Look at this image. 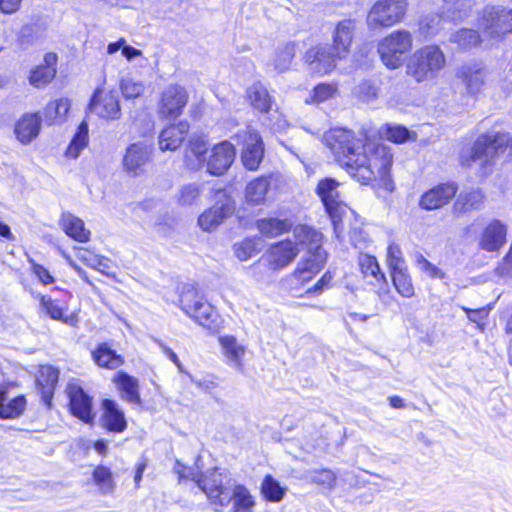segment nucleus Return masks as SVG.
I'll return each instance as SVG.
<instances>
[{"label":"nucleus","instance_id":"c756f323","mask_svg":"<svg viewBox=\"0 0 512 512\" xmlns=\"http://www.w3.org/2000/svg\"><path fill=\"white\" fill-rule=\"evenodd\" d=\"M457 75L471 94L480 91L486 78L484 69L478 65H464L459 69Z\"/></svg>","mask_w":512,"mask_h":512},{"label":"nucleus","instance_id":"2f4dec72","mask_svg":"<svg viewBox=\"0 0 512 512\" xmlns=\"http://www.w3.org/2000/svg\"><path fill=\"white\" fill-rule=\"evenodd\" d=\"M92 356L93 360L99 367L106 369L114 370L124 363L123 357L111 349L107 343L100 344L92 352Z\"/></svg>","mask_w":512,"mask_h":512},{"label":"nucleus","instance_id":"680f3d73","mask_svg":"<svg viewBox=\"0 0 512 512\" xmlns=\"http://www.w3.org/2000/svg\"><path fill=\"white\" fill-rule=\"evenodd\" d=\"M335 480L336 477L334 473L327 469L315 471L314 474L312 475L313 482L327 487H332L335 483Z\"/></svg>","mask_w":512,"mask_h":512},{"label":"nucleus","instance_id":"79ce46f5","mask_svg":"<svg viewBox=\"0 0 512 512\" xmlns=\"http://www.w3.org/2000/svg\"><path fill=\"white\" fill-rule=\"evenodd\" d=\"M70 109V101L68 99H59L47 104L44 109L45 121L53 124L56 121L64 119Z\"/></svg>","mask_w":512,"mask_h":512},{"label":"nucleus","instance_id":"72a5a7b5","mask_svg":"<svg viewBox=\"0 0 512 512\" xmlns=\"http://www.w3.org/2000/svg\"><path fill=\"white\" fill-rule=\"evenodd\" d=\"M250 104L260 112H268L272 106V97L267 88L260 82L253 83L247 89Z\"/></svg>","mask_w":512,"mask_h":512},{"label":"nucleus","instance_id":"f704fd0d","mask_svg":"<svg viewBox=\"0 0 512 512\" xmlns=\"http://www.w3.org/2000/svg\"><path fill=\"white\" fill-rule=\"evenodd\" d=\"M26 400L23 396H17L6 402L5 388L0 384V418H17L25 409Z\"/></svg>","mask_w":512,"mask_h":512},{"label":"nucleus","instance_id":"9d476101","mask_svg":"<svg viewBox=\"0 0 512 512\" xmlns=\"http://www.w3.org/2000/svg\"><path fill=\"white\" fill-rule=\"evenodd\" d=\"M188 102V94L184 87L171 84L162 92L158 113L163 119L174 120L178 118Z\"/></svg>","mask_w":512,"mask_h":512},{"label":"nucleus","instance_id":"1a4fd4ad","mask_svg":"<svg viewBox=\"0 0 512 512\" xmlns=\"http://www.w3.org/2000/svg\"><path fill=\"white\" fill-rule=\"evenodd\" d=\"M153 150V145L145 141L130 144L122 160L124 171L132 177L143 175L146 165L152 161Z\"/></svg>","mask_w":512,"mask_h":512},{"label":"nucleus","instance_id":"603ef678","mask_svg":"<svg viewBox=\"0 0 512 512\" xmlns=\"http://www.w3.org/2000/svg\"><path fill=\"white\" fill-rule=\"evenodd\" d=\"M261 249L255 239L247 238L234 244V253L240 261H246L257 254Z\"/></svg>","mask_w":512,"mask_h":512},{"label":"nucleus","instance_id":"c03bdc74","mask_svg":"<svg viewBox=\"0 0 512 512\" xmlns=\"http://www.w3.org/2000/svg\"><path fill=\"white\" fill-rule=\"evenodd\" d=\"M202 184L188 183L179 189L177 193V201L180 205L190 206L197 202L202 193Z\"/></svg>","mask_w":512,"mask_h":512},{"label":"nucleus","instance_id":"774afa93","mask_svg":"<svg viewBox=\"0 0 512 512\" xmlns=\"http://www.w3.org/2000/svg\"><path fill=\"white\" fill-rule=\"evenodd\" d=\"M21 0H0V10L5 14H12L20 7Z\"/></svg>","mask_w":512,"mask_h":512},{"label":"nucleus","instance_id":"052dcab7","mask_svg":"<svg viewBox=\"0 0 512 512\" xmlns=\"http://www.w3.org/2000/svg\"><path fill=\"white\" fill-rule=\"evenodd\" d=\"M75 251L76 257L88 267L93 269L97 264H99V259L101 256L94 253L93 251L83 247H78L75 249Z\"/></svg>","mask_w":512,"mask_h":512},{"label":"nucleus","instance_id":"5701e85b","mask_svg":"<svg viewBox=\"0 0 512 512\" xmlns=\"http://www.w3.org/2000/svg\"><path fill=\"white\" fill-rule=\"evenodd\" d=\"M102 410L101 423L105 429L114 433H121L126 429L127 422L124 412L116 401L104 399Z\"/></svg>","mask_w":512,"mask_h":512},{"label":"nucleus","instance_id":"c9c22d12","mask_svg":"<svg viewBox=\"0 0 512 512\" xmlns=\"http://www.w3.org/2000/svg\"><path fill=\"white\" fill-rule=\"evenodd\" d=\"M269 177H259L251 181L245 191V198L248 203L259 205L264 202L270 187Z\"/></svg>","mask_w":512,"mask_h":512},{"label":"nucleus","instance_id":"bf43d9fd","mask_svg":"<svg viewBox=\"0 0 512 512\" xmlns=\"http://www.w3.org/2000/svg\"><path fill=\"white\" fill-rule=\"evenodd\" d=\"M386 137L389 141L395 143H404L410 138V132L404 126H389L387 128Z\"/></svg>","mask_w":512,"mask_h":512},{"label":"nucleus","instance_id":"6ab92c4d","mask_svg":"<svg viewBox=\"0 0 512 512\" xmlns=\"http://www.w3.org/2000/svg\"><path fill=\"white\" fill-rule=\"evenodd\" d=\"M457 191L458 186L456 183H441L429 189L421 196L419 206L426 211L439 209L448 204Z\"/></svg>","mask_w":512,"mask_h":512},{"label":"nucleus","instance_id":"bb28decb","mask_svg":"<svg viewBox=\"0 0 512 512\" xmlns=\"http://www.w3.org/2000/svg\"><path fill=\"white\" fill-rule=\"evenodd\" d=\"M224 356L227 363L238 371L243 370V357L246 353L245 346L238 343L237 339L231 335L219 337Z\"/></svg>","mask_w":512,"mask_h":512},{"label":"nucleus","instance_id":"ddd939ff","mask_svg":"<svg viewBox=\"0 0 512 512\" xmlns=\"http://www.w3.org/2000/svg\"><path fill=\"white\" fill-rule=\"evenodd\" d=\"M90 111L105 120H117L121 116L119 97L116 91L97 89L89 105Z\"/></svg>","mask_w":512,"mask_h":512},{"label":"nucleus","instance_id":"0eeeda50","mask_svg":"<svg viewBox=\"0 0 512 512\" xmlns=\"http://www.w3.org/2000/svg\"><path fill=\"white\" fill-rule=\"evenodd\" d=\"M511 138L508 133H489L480 136L471 148L470 158L479 165L490 164L503 153Z\"/></svg>","mask_w":512,"mask_h":512},{"label":"nucleus","instance_id":"0e129e2a","mask_svg":"<svg viewBox=\"0 0 512 512\" xmlns=\"http://www.w3.org/2000/svg\"><path fill=\"white\" fill-rule=\"evenodd\" d=\"M32 271L44 285L54 282V278L51 276L50 272L42 265L33 263Z\"/></svg>","mask_w":512,"mask_h":512},{"label":"nucleus","instance_id":"3c124183","mask_svg":"<svg viewBox=\"0 0 512 512\" xmlns=\"http://www.w3.org/2000/svg\"><path fill=\"white\" fill-rule=\"evenodd\" d=\"M261 492L267 500L272 502H278L282 500L284 496V489L270 475H267L263 480Z\"/></svg>","mask_w":512,"mask_h":512},{"label":"nucleus","instance_id":"4c0bfd02","mask_svg":"<svg viewBox=\"0 0 512 512\" xmlns=\"http://www.w3.org/2000/svg\"><path fill=\"white\" fill-rule=\"evenodd\" d=\"M230 497L233 503V512H251V509L255 505L253 496L249 490L241 484H237L233 487Z\"/></svg>","mask_w":512,"mask_h":512},{"label":"nucleus","instance_id":"dca6fc26","mask_svg":"<svg viewBox=\"0 0 512 512\" xmlns=\"http://www.w3.org/2000/svg\"><path fill=\"white\" fill-rule=\"evenodd\" d=\"M485 31L496 37L512 32V9L502 6L487 7L483 14Z\"/></svg>","mask_w":512,"mask_h":512},{"label":"nucleus","instance_id":"a19ab883","mask_svg":"<svg viewBox=\"0 0 512 512\" xmlns=\"http://www.w3.org/2000/svg\"><path fill=\"white\" fill-rule=\"evenodd\" d=\"M93 480L102 494L110 495L114 492L116 485L108 467L97 466L93 471Z\"/></svg>","mask_w":512,"mask_h":512},{"label":"nucleus","instance_id":"412c9836","mask_svg":"<svg viewBox=\"0 0 512 512\" xmlns=\"http://www.w3.org/2000/svg\"><path fill=\"white\" fill-rule=\"evenodd\" d=\"M506 235V225L499 220H493L482 231L478 245L487 252L497 251L506 243Z\"/></svg>","mask_w":512,"mask_h":512},{"label":"nucleus","instance_id":"8fccbe9b","mask_svg":"<svg viewBox=\"0 0 512 512\" xmlns=\"http://www.w3.org/2000/svg\"><path fill=\"white\" fill-rule=\"evenodd\" d=\"M55 74V67L39 65L31 71L29 82L34 87H42L52 81Z\"/></svg>","mask_w":512,"mask_h":512},{"label":"nucleus","instance_id":"5fc2aeb1","mask_svg":"<svg viewBox=\"0 0 512 512\" xmlns=\"http://www.w3.org/2000/svg\"><path fill=\"white\" fill-rule=\"evenodd\" d=\"M461 309L467 314V318L470 322L475 323L477 328L480 330H484L485 321L491 310L490 306L477 309H470L465 306H461Z\"/></svg>","mask_w":512,"mask_h":512},{"label":"nucleus","instance_id":"4be33fe9","mask_svg":"<svg viewBox=\"0 0 512 512\" xmlns=\"http://www.w3.org/2000/svg\"><path fill=\"white\" fill-rule=\"evenodd\" d=\"M354 31L355 22L351 19H345L337 23L331 46L336 51V57L345 59L349 55Z\"/></svg>","mask_w":512,"mask_h":512},{"label":"nucleus","instance_id":"2eb2a0df","mask_svg":"<svg viewBox=\"0 0 512 512\" xmlns=\"http://www.w3.org/2000/svg\"><path fill=\"white\" fill-rule=\"evenodd\" d=\"M317 243L307 242L311 247L309 248V256L302 259L295 269L293 275L298 281L304 283L311 280L324 266L327 258L326 252Z\"/></svg>","mask_w":512,"mask_h":512},{"label":"nucleus","instance_id":"393cba45","mask_svg":"<svg viewBox=\"0 0 512 512\" xmlns=\"http://www.w3.org/2000/svg\"><path fill=\"white\" fill-rule=\"evenodd\" d=\"M208 142L203 135L193 134L185 151V163L193 170L202 168L206 162Z\"/></svg>","mask_w":512,"mask_h":512},{"label":"nucleus","instance_id":"09e8293b","mask_svg":"<svg viewBox=\"0 0 512 512\" xmlns=\"http://www.w3.org/2000/svg\"><path fill=\"white\" fill-rule=\"evenodd\" d=\"M88 143V126L82 122L78 127V132L67 148L66 154L70 158H77L80 151L86 147Z\"/></svg>","mask_w":512,"mask_h":512},{"label":"nucleus","instance_id":"69168bd1","mask_svg":"<svg viewBox=\"0 0 512 512\" xmlns=\"http://www.w3.org/2000/svg\"><path fill=\"white\" fill-rule=\"evenodd\" d=\"M190 380L196 387H198L201 391L205 393H212L214 389H216L217 384L208 378L196 379L193 376H189Z\"/></svg>","mask_w":512,"mask_h":512},{"label":"nucleus","instance_id":"49530a36","mask_svg":"<svg viewBox=\"0 0 512 512\" xmlns=\"http://www.w3.org/2000/svg\"><path fill=\"white\" fill-rule=\"evenodd\" d=\"M361 272L365 277H372L376 281L382 280L386 283L385 275L381 273L377 259L373 256L364 254L359 258Z\"/></svg>","mask_w":512,"mask_h":512},{"label":"nucleus","instance_id":"c85d7f7f","mask_svg":"<svg viewBox=\"0 0 512 512\" xmlns=\"http://www.w3.org/2000/svg\"><path fill=\"white\" fill-rule=\"evenodd\" d=\"M114 383L116 384L123 400L134 405H141L139 383L136 378L125 372H118L114 378Z\"/></svg>","mask_w":512,"mask_h":512},{"label":"nucleus","instance_id":"a211bd4d","mask_svg":"<svg viewBox=\"0 0 512 512\" xmlns=\"http://www.w3.org/2000/svg\"><path fill=\"white\" fill-rule=\"evenodd\" d=\"M243 140L241 161L243 165L251 170H256L264 156V147L261 136L255 131H244L237 134Z\"/></svg>","mask_w":512,"mask_h":512},{"label":"nucleus","instance_id":"37998d69","mask_svg":"<svg viewBox=\"0 0 512 512\" xmlns=\"http://www.w3.org/2000/svg\"><path fill=\"white\" fill-rule=\"evenodd\" d=\"M449 41L460 48L467 49L480 43V36L476 30L463 28L451 34Z\"/></svg>","mask_w":512,"mask_h":512},{"label":"nucleus","instance_id":"ea45409f","mask_svg":"<svg viewBox=\"0 0 512 512\" xmlns=\"http://www.w3.org/2000/svg\"><path fill=\"white\" fill-rule=\"evenodd\" d=\"M59 372L52 366H42L37 376V383L42 388L45 398L51 397L58 382Z\"/></svg>","mask_w":512,"mask_h":512},{"label":"nucleus","instance_id":"7c9ffc66","mask_svg":"<svg viewBox=\"0 0 512 512\" xmlns=\"http://www.w3.org/2000/svg\"><path fill=\"white\" fill-rule=\"evenodd\" d=\"M187 130L188 125L185 123L166 127L159 136V148L162 151L176 150L182 144Z\"/></svg>","mask_w":512,"mask_h":512},{"label":"nucleus","instance_id":"13d9d810","mask_svg":"<svg viewBox=\"0 0 512 512\" xmlns=\"http://www.w3.org/2000/svg\"><path fill=\"white\" fill-rule=\"evenodd\" d=\"M387 259L391 272L405 269V262L398 245L390 244L387 251Z\"/></svg>","mask_w":512,"mask_h":512},{"label":"nucleus","instance_id":"aec40b11","mask_svg":"<svg viewBox=\"0 0 512 512\" xmlns=\"http://www.w3.org/2000/svg\"><path fill=\"white\" fill-rule=\"evenodd\" d=\"M235 154V147L229 141L216 144L206 163L208 172L217 176L224 174L233 163Z\"/></svg>","mask_w":512,"mask_h":512},{"label":"nucleus","instance_id":"a18cd8bd","mask_svg":"<svg viewBox=\"0 0 512 512\" xmlns=\"http://www.w3.org/2000/svg\"><path fill=\"white\" fill-rule=\"evenodd\" d=\"M393 284L397 292L403 297H412L414 295V287L407 269L391 272Z\"/></svg>","mask_w":512,"mask_h":512},{"label":"nucleus","instance_id":"f257e3e1","mask_svg":"<svg viewBox=\"0 0 512 512\" xmlns=\"http://www.w3.org/2000/svg\"><path fill=\"white\" fill-rule=\"evenodd\" d=\"M323 142L346 171L361 183L389 177L393 155L389 147L371 142L366 134L333 128L323 136Z\"/></svg>","mask_w":512,"mask_h":512},{"label":"nucleus","instance_id":"cd10ccee","mask_svg":"<svg viewBox=\"0 0 512 512\" xmlns=\"http://www.w3.org/2000/svg\"><path fill=\"white\" fill-rule=\"evenodd\" d=\"M59 225L69 237L78 242L85 243L90 239L91 233L85 228L83 220L69 212L62 213Z\"/></svg>","mask_w":512,"mask_h":512},{"label":"nucleus","instance_id":"f3484780","mask_svg":"<svg viewBox=\"0 0 512 512\" xmlns=\"http://www.w3.org/2000/svg\"><path fill=\"white\" fill-rule=\"evenodd\" d=\"M66 391L69 397L71 413L85 423L93 422L95 413L93 411L92 398L77 382L69 383Z\"/></svg>","mask_w":512,"mask_h":512},{"label":"nucleus","instance_id":"f03ea898","mask_svg":"<svg viewBox=\"0 0 512 512\" xmlns=\"http://www.w3.org/2000/svg\"><path fill=\"white\" fill-rule=\"evenodd\" d=\"M295 241L286 239L269 246L261 260L273 271L282 270L290 265L298 256L301 245L306 242L317 243L321 234L307 226H298L294 229Z\"/></svg>","mask_w":512,"mask_h":512},{"label":"nucleus","instance_id":"473e14b6","mask_svg":"<svg viewBox=\"0 0 512 512\" xmlns=\"http://www.w3.org/2000/svg\"><path fill=\"white\" fill-rule=\"evenodd\" d=\"M40 307L53 320L62 321L64 324L69 326H76L78 323L76 315H64V307H62L58 301L53 300L49 296H41Z\"/></svg>","mask_w":512,"mask_h":512},{"label":"nucleus","instance_id":"9b49d317","mask_svg":"<svg viewBox=\"0 0 512 512\" xmlns=\"http://www.w3.org/2000/svg\"><path fill=\"white\" fill-rule=\"evenodd\" d=\"M216 197V203L198 218V225L203 231L209 232L216 229L234 212V203L228 195L223 191H218Z\"/></svg>","mask_w":512,"mask_h":512},{"label":"nucleus","instance_id":"20e7f679","mask_svg":"<svg viewBox=\"0 0 512 512\" xmlns=\"http://www.w3.org/2000/svg\"><path fill=\"white\" fill-rule=\"evenodd\" d=\"M413 44V38L407 30H396L382 38L377 47V51L383 64L396 69L403 63V57L408 53Z\"/></svg>","mask_w":512,"mask_h":512},{"label":"nucleus","instance_id":"423d86ee","mask_svg":"<svg viewBox=\"0 0 512 512\" xmlns=\"http://www.w3.org/2000/svg\"><path fill=\"white\" fill-rule=\"evenodd\" d=\"M179 301L183 311L199 325L211 331L218 328L216 311L209 303L198 298L195 289L189 288L184 291Z\"/></svg>","mask_w":512,"mask_h":512},{"label":"nucleus","instance_id":"b1692460","mask_svg":"<svg viewBox=\"0 0 512 512\" xmlns=\"http://www.w3.org/2000/svg\"><path fill=\"white\" fill-rule=\"evenodd\" d=\"M485 196L480 189H472L469 191L461 192L453 206L452 212L455 217H461L472 211L482 209L484 205Z\"/></svg>","mask_w":512,"mask_h":512},{"label":"nucleus","instance_id":"4d7b16f0","mask_svg":"<svg viewBox=\"0 0 512 512\" xmlns=\"http://www.w3.org/2000/svg\"><path fill=\"white\" fill-rule=\"evenodd\" d=\"M337 94V87L333 84H319L314 88L312 102L319 103L332 99Z\"/></svg>","mask_w":512,"mask_h":512},{"label":"nucleus","instance_id":"f8f14e48","mask_svg":"<svg viewBox=\"0 0 512 512\" xmlns=\"http://www.w3.org/2000/svg\"><path fill=\"white\" fill-rule=\"evenodd\" d=\"M309 70L319 75L331 73L337 65V61L343 60L336 57V51L329 45H316L309 48L304 56Z\"/></svg>","mask_w":512,"mask_h":512},{"label":"nucleus","instance_id":"e433bc0d","mask_svg":"<svg viewBox=\"0 0 512 512\" xmlns=\"http://www.w3.org/2000/svg\"><path fill=\"white\" fill-rule=\"evenodd\" d=\"M294 56L295 45L293 43L281 44L276 48L271 64L277 72L283 73L290 68Z\"/></svg>","mask_w":512,"mask_h":512},{"label":"nucleus","instance_id":"4468645a","mask_svg":"<svg viewBox=\"0 0 512 512\" xmlns=\"http://www.w3.org/2000/svg\"><path fill=\"white\" fill-rule=\"evenodd\" d=\"M198 487L215 505L225 507L231 502L230 494L223 487V477L217 468L196 480Z\"/></svg>","mask_w":512,"mask_h":512},{"label":"nucleus","instance_id":"de8ad7c7","mask_svg":"<svg viewBox=\"0 0 512 512\" xmlns=\"http://www.w3.org/2000/svg\"><path fill=\"white\" fill-rule=\"evenodd\" d=\"M445 13L451 20L461 19L472 7V0H442Z\"/></svg>","mask_w":512,"mask_h":512},{"label":"nucleus","instance_id":"39448f33","mask_svg":"<svg viewBox=\"0 0 512 512\" xmlns=\"http://www.w3.org/2000/svg\"><path fill=\"white\" fill-rule=\"evenodd\" d=\"M407 9V0H377L367 15V25L370 29L391 27L403 20Z\"/></svg>","mask_w":512,"mask_h":512},{"label":"nucleus","instance_id":"e2e57ef3","mask_svg":"<svg viewBox=\"0 0 512 512\" xmlns=\"http://www.w3.org/2000/svg\"><path fill=\"white\" fill-rule=\"evenodd\" d=\"M359 97L364 101H369L377 97V88L368 81L359 84L357 88Z\"/></svg>","mask_w":512,"mask_h":512},{"label":"nucleus","instance_id":"6e6552de","mask_svg":"<svg viewBox=\"0 0 512 512\" xmlns=\"http://www.w3.org/2000/svg\"><path fill=\"white\" fill-rule=\"evenodd\" d=\"M339 183L332 178H326L319 181L317 186V192L320 196L324 206L329 213L336 236H340V225L342 216L346 212V205L339 199L338 191Z\"/></svg>","mask_w":512,"mask_h":512},{"label":"nucleus","instance_id":"7ed1b4c3","mask_svg":"<svg viewBox=\"0 0 512 512\" xmlns=\"http://www.w3.org/2000/svg\"><path fill=\"white\" fill-rule=\"evenodd\" d=\"M446 64V55L438 45H425L410 56L406 73L418 83L431 81L438 77Z\"/></svg>","mask_w":512,"mask_h":512},{"label":"nucleus","instance_id":"338daca9","mask_svg":"<svg viewBox=\"0 0 512 512\" xmlns=\"http://www.w3.org/2000/svg\"><path fill=\"white\" fill-rule=\"evenodd\" d=\"M174 472L179 476V479H191L196 482L198 476L192 468L183 466L180 462H176Z\"/></svg>","mask_w":512,"mask_h":512},{"label":"nucleus","instance_id":"864d4df0","mask_svg":"<svg viewBox=\"0 0 512 512\" xmlns=\"http://www.w3.org/2000/svg\"><path fill=\"white\" fill-rule=\"evenodd\" d=\"M443 22L444 19L441 15H428L421 21L420 31L425 37H433L443 29Z\"/></svg>","mask_w":512,"mask_h":512},{"label":"nucleus","instance_id":"6e6d98bb","mask_svg":"<svg viewBox=\"0 0 512 512\" xmlns=\"http://www.w3.org/2000/svg\"><path fill=\"white\" fill-rule=\"evenodd\" d=\"M121 91L125 98H136L144 92V84L131 78H125L120 84Z\"/></svg>","mask_w":512,"mask_h":512},{"label":"nucleus","instance_id":"a878e982","mask_svg":"<svg viewBox=\"0 0 512 512\" xmlns=\"http://www.w3.org/2000/svg\"><path fill=\"white\" fill-rule=\"evenodd\" d=\"M41 128V118L38 113L24 114L15 126V134L17 139L28 144L35 139Z\"/></svg>","mask_w":512,"mask_h":512},{"label":"nucleus","instance_id":"58836bf2","mask_svg":"<svg viewBox=\"0 0 512 512\" xmlns=\"http://www.w3.org/2000/svg\"><path fill=\"white\" fill-rule=\"evenodd\" d=\"M257 228L264 236L273 238L289 231L291 224L286 220L264 218L257 221Z\"/></svg>","mask_w":512,"mask_h":512}]
</instances>
